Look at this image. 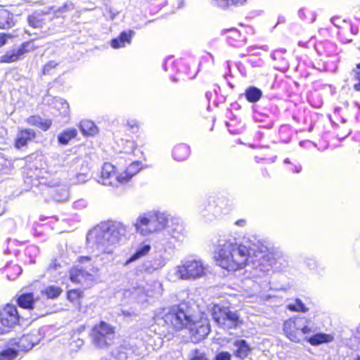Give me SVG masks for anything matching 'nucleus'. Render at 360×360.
<instances>
[{
    "mask_svg": "<svg viewBox=\"0 0 360 360\" xmlns=\"http://www.w3.org/2000/svg\"><path fill=\"white\" fill-rule=\"evenodd\" d=\"M90 336L96 347L106 348L113 342L115 329L105 321H101L93 327Z\"/></svg>",
    "mask_w": 360,
    "mask_h": 360,
    "instance_id": "6",
    "label": "nucleus"
},
{
    "mask_svg": "<svg viewBox=\"0 0 360 360\" xmlns=\"http://www.w3.org/2000/svg\"><path fill=\"white\" fill-rule=\"evenodd\" d=\"M236 348V356L243 359L248 356L250 352V348L245 340H237L233 343Z\"/></svg>",
    "mask_w": 360,
    "mask_h": 360,
    "instance_id": "26",
    "label": "nucleus"
},
{
    "mask_svg": "<svg viewBox=\"0 0 360 360\" xmlns=\"http://www.w3.org/2000/svg\"><path fill=\"white\" fill-rule=\"evenodd\" d=\"M143 168V165L140 161H134L129 164L121 172H119V183L124 184L136 175Z\"/></svg>",
    "mask_w": 360,
    "mask_h": 360,
    "instance_id": "17",
    "label": "nucleus"
},
{
    "mask_svg": "<svg viewBox=\"0 0 360 360\" xmlns=\"http://www.w3.org/2000/svg\"><path fill=\"white\" fill-rule=\"evenodd\" d=\"M51 10H53V13L59 16L60 15L69 12L74 9V4L72 3L65 2L61 6L54 9V7L50 8Z\"/></svg>",
    "mask_w": 360,
    "mask_h": 360,
    "instance_id": "37",
    "label": "nucleus"
},
{
    "mask_svg": "<svg viewBox=\"0 0 360 360\" xmlns=\"http://www.w3.org/2000/svg\"><path fill=\"white\" fill-rule=\"evenodd\" d=\"M268 246L263 242L252 239H243L238 242L236 238L221 240L217 249V262L219 266L229 271L243 269L248 261L257 254L265 253Z\"/></svg>",
    "mask_w": 360,
    "mask_h": 360,
    "instance_id": "1",
    "label": "nucleus"
},
{
    "mask_svg": "<svg viewBox=\"0 0 360 360\" xmlns=\"http://www.w3.org/2000/svg\"><path fill=\"white\" fill-rule=\"evenodd\" d=\"M37 331H32L30 333L22 335L18 342V347L24 351L31 349L35 345L39 342L40 338Z\"/></svg>",
    "mask_w": 360,
    "mask_h": 360,
    "instance_id": "18",
    "label": "nucleus"
},
{
    "mask_svg": "<svg viewBox=\"0 0 360 360\" xmlns=\"http://www.w3.org/2000/svg\"><path fill=\"white\" fill-rule=\"evenodd\" d=\"M118 233L112 230L110 226H94L90 230L86 236L89 244L98 246L113 245L117 242Z\"/></svg>",
    "mask_w": 360,
    "mask_h": 360,
    "instance_id": "8",
    "label": "nucleus"
},
{
    "mask_svg": "<svg viewBox=\"0 0 360 360\" xmlns=\"http://www.w3.org/2000/svg\"><path fill=\"white\" fill-rule=\"evenodd\" d=\"M20 316L17 308L13 304H7L0 310V334L9 332L19 323Z\"/></svg>",
    "mask_w": 360,
    "mask_h": 360,
    "instance_id": "9",
    "label": "nucleus"
},
{
    "mask_svg": "<svg viewBox=\"0 0 360 360\" xmlns=\"http://www.w3.org/2000/svg\"><path fill=\"white\" fill-rule=\"evenodd\" d=\"M352 41V39H349V40H347L345 42L348 43V42H351Z\"/></svg>",
    "mask_w": 360,
    "mask_h": 360,
    "instance_id": "60",
    "label": "nucleus"
},
{
    "mask_svg": "<svg viewBox=\"0 0 360 360\" xmlns=\"http://www.w3.org/2000/svg\"><path fill=\"white\" fill-rule=\"evenodd\" d=\"M304 339L307 340L311 345H319L320 344L331 342L333 340V337L331 335L326 333H317L309 338L305 337Z\"/></svg>",
    "mask_w": 360,
    "mask_h": 360,
    "instance_id": "27",
    "label": "nucleus"
},
{
    "mask_svg": "<svg viewBox=\"0 0 360 360\" xmlns=\"http://www.w3.org/2000/svg\"><path fill=\"white\" fill-rule=\"evenodd\" d=\"M49 12L44 11H34L27 17V24L34 29H41L47 22L46 17Z\"/></svg>",
    "mask_w": 360,
    "mask_h": 360,
    "instance_id": "15",
    "label": "nucleus"
},
{
    "mask_svg": "<svg viewBox=\"0 0 360 360\" xmlns=\"http://www.w3.org/2000/svg\"><path fill=\"white\" fill-rule=\"evenodd\" d=\"M25 122L28 125L37 127L44 131L49 130L52 125L51 119H42L39 115L29 116L26 118Z\"/></svg>",
    "mask_w": 360,
    "mask_h": 360,
    "instance_id": "19",
    "label": "nucleus"
},
{
    "mask_svg": "<svg viewBox=\"0 0 360 360\" xmlns=\"http://www.w3.org/2000/svg\"><path fill=\"white\" fill-rule=\"evenodd\" d=\"M354 80L357 83L354 84V89L356 91L360 92V63L356 64V68L353 70Z\"/></svg>",
    "mask_w": 360,
    "mask_h": 360,
    "instance_id": "41",
    "label": "nucleus"
},
{
    "mask_svg": "<svg viewBox=\"0 0 360 360\" xmlns=\"http://www.w3.org/2000/svg\"><path fill=\"white\" fill-rule=\"evenodd\" d=\"M150 250V246L149 245H143L140 247L136 252L131 255V257L126 262L125 264H128L130 262H134L139 258L145 256L148 253Z\"/></svg>",
    "mask_w": 360,
    "mask_h": 360,
    "instance_id": "32",
    "label": "nucleus"
},
{
    "mask_svg": "<svg viewBox=\"0 0 360 360\" xmlns=\"http://www.w3.org/2000/svg\"><path fill=\"white\" fill-rule=\"evenodd\" d=\"M246 100L250 103H256L260 100L262 96V91L255 86L248 88L245 93Z\"/></svg>",
    "mask_w": 360,
    "mask_h": 360,
    "instance_id": "29",
    "label": "nucleus"
},
{
    "mask_svg": "<svg viewBox=\"0 0 360 360\" xmlns=\"http://www.w3.org/2000/svg\"><path fill=\"white\" fill-rule=\"evenodd\" d=\"M262 176L264 179H268L270 177V174L266 168L262 169Z\"/></svg>",
    "mask_w": 360,
    "mask_h": 360,
    "instance_id": "49",
    "label": "nucleus"
},
{
    "mask_svg": "<svg viewBox=\"0 0 360 360\" xmlns=\"http://www.w3.org/2000/svg\"><path fill=\"white\" fill-rule=\"evenodd\" d=\"M136 231L143 236H149L150 234L158 232L160 229L153 226V229H148V226H136Z\"/></svg>",
    "mask_w": 360,
    "mask_h": 360,
    "instance_id": "40",
    "label": "nucleus"
},
{
    "mask_svg": "<svg viewBox=\"0 0 360 360\" xmlns=\"http://www.w3.org/2000/svg\"><path fill=\"white\" fill-rule=\"evenodd\" d=\"M192 342H198L204 340L210 332V326L207 319L202 318L198 321L192 319L188 326Z\"/></svg>",
    "mask_w": 360,
    "mask_h": 360,
    "instance_id": "10",
    "label": "nucleus"
},
{
    "mask_svg": "<svg viewBox=\"0 0 360 360\" xmlns=\"http://www.w3.org/2000/svg\"><path fill=\"white\" fill-rule=\"evenodd\" d=\"M17 356V352L13 349H7L1 353V360H13Z\"/></svg>",
    "mask_w": 360,
    "mask_h": 360,
    "instance_id": "42",
    "label": "nucleus"
},
{
    "mask_svg": "<svg viewBox=\"0 0 360 360\" xmlns=\"http://www.w3.org/2000/svg\"><path fill=\"white\" fill-rule=\"evenodd\" d=\"M207 271L208 266L201 260L191 259L175 267L169 273V276L173 281L197 279L205 276Z\"/></svg>",
    "mask_w": 360,
    "mask_h": 360,
    "instance_id": "4",
    "label": "nucleus"
},
{
    "mask_svg": "<svg viewBox=\"0 0 360 360\" xmlns=\"http://www.w3.org/2000/svg\"><path fill=\"white\" fill-rule=\"evenodd\" d=\"M135 35V32L132 30L122 31L120 33L118 37L112 39L110 41V45L115 49L124 48L126 45L130 44L132 38Z\"/></svg>",
    "mask_w": 360,
    "mask_h": 360,
    "instance_id": "16",
    "label": "nucleus"
},
{
    "mask_svg": "<svg viewBox=\"0 0 360 360\" xmlns=\"http://www.w3.org/2000/svg\"><path fill=\"white\" fill-rule=\"evenodd\" d=\"M119 173L116 167L110 162H105L101 168V179L102 183L105 185H112L116 181L119 182Z\"/></svg>",
    "mask_w": 360,
    "mask_h": 360,
    "instance_id": "14",
    "label": "nucleus"
},
{
    "mask_svg": "<svg viewBox=\"0 0 360 360\" xmlns=\"http://www.w3.org/2000/svg\"><path fill=\"white\" fill-rule=\"evenodd\" d=\"M77 295V292L74 291V292H70V294H69V296H71V295Z\"/></svg>",
    "mask_w": 360,
    "mask_h": 360,
    "instance_id": "56",
    "label": "nucleus"
},
{
    "mask_svg": "<svg viewBox=\"0 0 360 360\" xmlns=\"http://www.w3.org/2000/svg\"><path fill=\"white\" fill-rule=\"evenodd\" d=\"M16 51H8L0 58L1 63H11L18 61L20 59Z\"/></svg>",
    "mask_w": 360,
    "mask_h": 360,
    "instance_id": "33",
    "label": "nucleus"
},
{
    "mask_svg": "<svg viewBox=\"0 0 360 360\" xmlns=\"http://www.w3.org/2000/svg\"><path fill=\"white\" fill-rule=\"evenodd\" d=\"M18 304L20 307L25 309H32L35 304V300L32 293H25L18 298Z\"/></svg>",
    "mask_w": 360,
    "mask_h": 360,
    "instance_id": "30",
    "label": "nucleus"
},
{
    "mask_svg": "<svg viewBox=\"0 0 360 360\" xmlns=\"http://www.w3.org/2000/svg\"><path fill=\"white\" fill-rule=\"evenodd\" d=\"M167 218L164 213L157 210H151L140 215L136 225H165L167 223Z\"/></svg>",
    "mask_w": 360,
    "mask_h": 360,
    "instance_id": "12",
    "label": "nucleus"
},
{
    "mask_svg": "<svg viewBox=\"0 0 360 360\" xmlns=\"http://www.w3.org/2000/svg\"><path fill=\"white\" fill-rule=\"evenodd\" d=\"M301 169H302V167H301V166H300L298 168H296V172H300L301 171Z\"/></svg>",
    "mask_w": 360,
    "mask_h": 360,
    "instance_id": "59",
    "label": "nucleus"
},
{
    "mask_svg": "<svg viewBox=\"0 0 360 360\" xmlns=\"http://www.w3.org/2000/svg\"><path fill=\"white\" fill-rule=\"evenodd\" d=\"M125 130L136 135V141L133 139L121 138L117 141V150L121 153L133 155L139 158H145L144 147L146 139L142 137L141 122L136 119L129 118L124 124Z\"/></svg>",
    "mask_w": 360,
    "mask_h": 360,
    "instance_id": "2",
    "label": "nucleus"
},
{
    "mask_svg": "<svg viewBox=\"0 0 360 360\" xmlns=\"http://www.w3.org/2000/svg\"><path fill=\"white\" fill-rule=\"evenodd\" d=\"M75 343H76V347H80L83 345L84 344V341L83 340L80 339V338H78L76 341H75Z\"/></svg>",
    "mask_w": 360,
    "mask_h": 360,
    "instance_id": "52",
    "label": "nucleus"
},
{
    "mask_svg": "<svg viewBox=\"0 0 360 360\" xmlns=\"http://www.w3.org/2000/svg\"><path fill=\"white\" fill-rule=\"evenodd\" d=\"M89 260H90V257H82L80 258L79 262H84L89 261Z\"/></svg>",
    "mask_w": 360,
    "mask_h": 360,
    "instance_id": "55",
    "label": "nucleus"
},
{
    "mask_svg": "<svg viewBox=\"0 0 360 360\" xmlns=\"http://www.w3.org/2000/svg\"><path fill=\"white\" fill-rule=\"evenodd\" d=\"M36 137L37 133L34 129L27 127L20 128L13 141L14 148L17 150L26 148L29 143L33 141Z\"/></svg>",
    "mask_w": 360,
    "mask_h": 360,
    "instance_id": "11",
    "label": "nucleus"
},
{
    "mask_svg": "<svg viewBox=\"0 0 360 360\" xmlns=\"http://www.w3.org/2000/svg\"><path fill=\"white\" fill-rule=\"evenodd\" d=\"M58 63L55 61H49L42 68L41 73L43 75H50L53 73V70L56 68Z\"/></svg>",
    "mask_w": 360,
    "mask_h": 360,
    "instance_id": "38",
    "label": "nucleus"
},
{
    "mask_svg": "<svg viewBox=\"0 0 360 360\" xmlns=\"http://www.w3.org/2000/svg\"><path fill=\"white\" fill-rule=\"evenodd\" d=\"M192 319L188 307L180 305L173 307L162 318L165 325L175 330L188 328Z\"/></svg>",
    "mask_w": 360,
    "mask_h": 360,
    "instance_id": "5",
    "label": "nucleus"
},
{
    "mask_svg": "<svg viewBox=\"0 0 360 360\" xmlns=\"http://www.w3.org/2000/svg\"><path fill=\"white\" fill-rule=\"evenodd\" d=\"M55 108L58 110L59 113L65 116L69 112V104L63 99H58L55 101Z\"/></svg>",
    "mask_w": 360,
    "mask_h": 360,
    "instance_id": "36",
    "label": "nucleus"
},
{
    "mask_svg": "<svg viewBox=\"0 0 360 360\" xmlns=\"http://www.w3.org/2000/svg\"><path fill=\"white\" fill-rule=\"evenodd\" d=\"M131 354V349L126 345H121L112 352L114 360H134Z\"/></svg>",
    "mask_w": 360,
    "mask_h": 360,
    "instance_id": "23",
    "label": "nucleus"
},
{
    "mask_svg": "<svg viewBox=\"0 0 360 360\" xmlns=\"http://www.w3.org/2000/svg\"><path fill=\"white\" fill-rule=\"evenodd\" d=\"M217 5L229 8L230 6H236L244 4L247 0H212Z\"/></svg>",
    "mask_w": 360,
    "mask_h": 360,
    "instance_id": "35",
    "label": "nucleus"
},
{
    "mask_svg": "<svg viewBox=\"0 0 360 360\" xmlns=\"http://www.w3.org/2000/svg\"><path fill=\"white\" fill-rule=\"evenodd\" d=\"M224 36L227 42L233 46H238L245 41V37L235 28L226 30Z\"/></svg>",
    "mask_w": 360,
    "mask_h": 360,
    "instance_id": "20",
    "label": "nucleus"
},
{
    "mask_svg": "<svg viewBox=\"0 0 360 360\" xmlns=\"http://www.w3.org/2000/svg\"><path fill=\"white\" fill-rule=\"evenodd\" d=\"M77 135V131L76 129H68L58 134V140L60 143L65 145L68 144L70 141L75 139Z\"/></svg>",
    "mask_w": 360,
    "mask_h": 360,
    "instance_id": "31",
    "label": "nucleus"
},
{
    "mask_svg": "<svg viewBox=\"0 0 360 360\" xmlns=\"http://www.w3.org/2000/svg\"><path fill=\"white\" fill-rule=\"evenodd\" d=\"M212 316L218 325L226 328H236L241 323L237 311L219 304L212 307Z\"/></svg>",
    "mask_w": 360,
    "mask_h": 360,
    "instance_id": "7",
    "label": "nucleus"
},
{
    "mask_svg": "<svg viewBox=\"0 0 360 360\" xmlns=\"http://www.w3.org/2000/svg\"><path fill=\"white\" fill-rule=\"evenodd\" d=\"M62 290L59 287L56 286H49L45 290V293L49 298L54 299L60 295Z\"/></svg>",
    "mask_w": 360,
    "mask_h": 360,
    "instance_id": "39",
    "label": "nucleus"
},
{
    "mask_svg": "<svg viewBox=\"0 0 360 360\" xmlns=\"http://www.w3.org/2000/svg\"><path fill=\"white\" fill-rule=\"evenodd\" d=\"M190 360H206L205 354L198 350H195L191 355Z\"/></svg>",
    "mask_w": 360,
    "mask_h": 360,
    "instance_id": "46",
    "label": "nucleus"
},
{
    "mask_svg": "<svg viewBox=\"0 0 360 360\" xmlns=\"http://www.w3.org/2000/svg\"><path fill=\"white\" fill-rule=\"evenodd\" d=\"M36 49L37 47L33 44V40H29L22 43L16 51L20 58H21L24 54Z\"/></svg>",
    "mask_w": 360,
    "mask_h": 360,
    "instance_id": "34",
    "label": "nucleus"
},
{
    "mask_svg": "<svg viewBox=\"0 0 360 360\" xmlns=\"http://www.w3.org/2000/svg\"><path fill=\"white\" fill-rule=\"evenodd\" d=\"M302 319H288L283 323V331L287 338L292 342L301 341L300 328L302 326Z\"/></svg>",
    "mask_w": 360,
    "mask_h": 360,
    "instance_id": "13",
    "label": "nucleus"
},
{
    "mask_svg": "<svg viewBox=\"0 0 360 360\" xmlns=\"http://www.w3.org/2000/svg\"><path fill=\"white\" fill-rule=\"evenodd\" d=\"M351 32L353 34L356 35L359 33V28L357 26L351 25Z\"/></svg>",
    "mask_w": 360,
    "mask_h": 360,
    "instance_id": "50",
    "label": "nucleus"
},
{
    "mask_svg": "<svg viewBox=\"0 0 360 360\" xmlns=\"http://www.w3.org/2000/svg\"><path fill=\"white\" fill-rule=\"evenodd\" d=\"M79 128L84 136H91L96 135L98 131V127L95 123L89 120H84L79 122Z\"/></svg>",
    "mask_w": 360,
    "mask_h": 360,
    "instance_id": "24",
    "label": "nucleus"
},
{
    "mask_svg": "<svg viewBox=\"0 0 360 360\" xmlns=\"http://www.w3.org/2000/svg\"><path fill=\"white\" fill-rule=\"evenodd\" d=\"M288 309L290 311H302L305 312L307 311V309L305 307L304 304L302 302V301L299 299H297L295 301V304H289Z\"/></svg>",
    "mask_w": 360,
    "mask_h": 360,
    "instance_id": "43",
    "label": "nucleus"
},
{
    "mask_svg": "<svg viewBox=\"0 0 360 360\" xmlns=\"http://www.w3.org/2000/svg\"><path fill=\"white\" fill-rule=\"evenodd\" d=\"M13 38L12 34L5 32L0 33V48L5 46L8 39Z\"/></svg>",
    "mask_w": 360,
    "mask_h": 360,
    "instance_id": "44",
    "label": "nucleus"
},
{
    "mask_svg": "<svg viewBox=\"0 0 360 360\" xmlns=\"http://www.w3.org/2000/svg\"><path fill=\"white\" fill-rule=\"evenodd\" d=\"M116 224H117L118 225H121L122 223L120 221H117L111 219L101 222V225H115Z\"/></svg>",
    "mask_w": 360,
    "mask_h": 360,
    "instance_id": "48",
    "label": "nucleus"
},
{
    "mask_svg": "<svg viewBox=\"0 0 360 360\" xmlns=\"http://www.w3.org/2000/svg\"><path fill=\"white\" fill-rule=\"evenodd\" d=\"M13 14L6 8H0V30H8L15 25Z\"/></svg>",
    "mask_w": 360,
    "mask_h": 360,
    "instance_id": "21",
    "label": "nucleus"
},
{
    "mask_svg": "<svg viewBox=\"0 0 360 360\" xmlns=\"http://www.w3.org/2000/svg\"><path fill=\"white\" fill-rule=\"evenodd\" d=\"M231 355L228 352H221L215 356V360H231Z\"/></svg>",
    "mask_w": 360,
    "mask_h": 360,
    "instance_id": "45",
    "label": "nucleus"
},
{
    "mask_svg": "<svg viewBox=\"0 0 360 360\" xmlns=\"http://www.w3.org/2000/svg\"><path fill=\"white\" fill-rule=\"evenodd\" d=\"M13 268L16 269V270L21 271L20 266H18L17 265L14 266Z\"/></svg>",
    "mask_w": 360,
    "mask_h": 360,
    "instance_id": "58",
    "label": "nucleus"
},
{
    "mask_svg": "<svg viewBox=\"0 0 360 360\" xmlns=\"http://www.w3.org/2000/svg\"><path fill=\"white\" fill-rule=\"evenodd\" d=\"M208 207L212 212L222 210L229 205V200L224 197L210 198L207 203Z\"/></svg>",
    "mask_w": 360,
    "mask_h": 360,
    "instance_id": "25",
    "label": "nucleus"
},
{
    "mask_svg": "<svg viewBox=\"0 0 360 360\" xmlns=\"http://www.w3.org/2000/svg\"><path fill=\"white\" fill-rule=\"evenodd\" d=\"M84 329H85V327L84 326H80L79 330V331H83V330H84Z\"/></svg>",
    "mask_w": 360,
    "mask_h": 360,
    "instance_id": "57",
    "label": "nucleus"
},
{
    "mask_svg": "<svg viewBox=\"0 0 360 360\" xmlns=\"http://www.w3.org/2000/svg\"><path fill=\"white\" fill-rule=\"evenodd\" d=\"M258 264L255 265L252 275L254 277L263 278L269 274L272 267L278 270H283L288 266V260L283 252L274 250H268L265 253L257 254Z\"/></svg>",
    "mask_w": 360,
    "mask_h": 360,
    "instance_id": "3",
    "label": "nucleus"
},
{
    "mask_svg": "<svg viewBox=\"0 0 360 360\" xmlns=\"http://www.w3.org/2000/svg\"><path fill=\"white\" fill-rule=\"evenodd\" d=\"M300 335H301V340L302 339V335H305V334H308L309 333H311L312 332V329L311 328L309 327V326H303L302 327V326H300Z\"/></svg>",
    "mask_w": 360,
    "mask_h": 360,
    "instance_id": "47",
    "label": "nucleus"
},
{
    "mask_svg": "<svg viewBox=\"0 0 360 360\" xmlns=\"http://www.w3.org/2000/svg\"><path fill=\"white\" fill-rule=\"evenodd\" d=\"M89 276L90 274L82 269L72 268L70 271V278L75 283H81Z\"/></svg>",
    "mask_w": 360,
    "mask_h": 360,
    "instance_id": "28",
    "label": "nucleus"
},
{
    "mask_svg": "<svg viewBox=\"0 0 360 360\" xmlns=\"http://www.w3.org/2000/svg\"><path fill=\"white\" fill-rule=\"evenodd\" d=\"M6 211V208L2 203V201L0 200V216H1Z\"/></svg>",
    "mask_w": 360,
    "mask_h": 360,
    "instance_id": "51",
    "label": "nucleus"
},
{
    "mask_svg": "<svg viewBox=\"0 0 360 360\" xmlns=\"http://www.w3.org/2000/svg\"><path fill=\"white\" fill-rule=\"evenodd\" d=\"M246 221L244 219H239L238 221H236V225H243V224H245Z\"/></svg>",
    "mask_w": 360,
    "mask_h": 360,
    "instance_id": "54",
    "label": "nucleus"
},
{
    "mask_svg": "<svg viewBox=\"0 0 360 360\" xmlns=\"http://www.w3.org/2000/svg\"><path fill=\"white\" fill-rule=\"evenodd\" d=\"M60 265L57 263H56V262H52L51 264L49 265V269H56L58 266H59Z\"/></svg>",
    "mask_w": 360,
    "mask_h": 360,
    "instance_id": "53",
    "label": "nucleus"
},
{
    "mask_svg": "<svg viewBox=\"0 0 360 360\" xmlns=\"http://www.w3.org/2000/svg\"><path fill=\"white\" fill-rule=\"evenodd\" d=\"M191 154L190 147L185 143L176 145L172 150V156L177 161L186 160Z\"/></svg>",
    "mask_w": 360,
    "mask_h": 360,
    "instance_id": "22",
    "label": "nucleus"
}]
</instances>
